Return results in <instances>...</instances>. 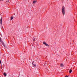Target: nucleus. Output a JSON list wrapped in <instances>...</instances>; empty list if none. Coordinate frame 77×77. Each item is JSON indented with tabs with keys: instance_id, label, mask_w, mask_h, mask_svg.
<instances>
[{
	"instance_id": "nucleus-1",
	"label": "nucleus",
	"mask_w": 77,
	"mask_h": 77,
	"mask_svg": "<svg viewBox=\"0 0 77 77\" xmlns=\"http://www.w3.org/2000/svg\"><path fill=\"white\" fill-rule=\"evenodd\" d=\"M62 13H63V15H65V8H64V6H63L62 8Z\"/></svg>"
},
{
	"instance_id": "nucleus-2",
	"label": "nucleus",
	"mask_w": 77,
	"mask_h": 77,
	"mask_svg": "<svg viewBox=\"0 0 77 77\" xmlns=\"http://www.w3.org/2000/svg\"><path fill=\"white\" fill-rule=\"evenodd\" d=\"M43 44H44L46 46H48V47H49V45L48 44H47L45 42H43Z\"/></svg>"
},
{
	"instance_id": "nucleus-3",
	"label": "nucleus",
	"mask_w": 77,
	"mask_h": 77,
	"mask_svg": "<svg viewBox=\"0 0 77 77\" xmlns=\"http://www.w3.org/2000/svg\"><path fill=\"white\" fill-rule=\"evenodd\" d=\"M32 64L34 66H36V64H35V61H33L32 63Z\"/></svg>"
},
{
	"instance_id": "nucleus-4",
	"label": "nucleus",
	"mask_w": 77,
	"mask_h": 77,
	"mask_svg": "<svg viewBox=\"0 0 77 77\" xmlns=\"http://www.w3.org/2000/svg\"><path fill=\"white\" fill-rule=\"evenodd\" d=\"M0 24H2V17H1V20H0Z\"/></svg>"
},
{
	"instance_id": "nucleus-5",
	"label": "nucleus",
	"mask_w": 77,
	"mask_h": 77,
	"mask_svg": "<svg viewBox=\"0 0 77 77\" xmlns=\"http://www.w3.org/2000/svg\"><path fill=\"white\" fill-rule=\"evenodd\" d=\"M71 72H72V70L71 69H70L69 71V72L70 73H71Z\"/></svg>"
},
{
	"instance_id": "nucleus-6",
	"label": "nucleus",
	"mask_w": 77,
	"mask_h": 77,
	"mask_svg": "<svg viewBox=\"0 0 77 77\" xmlns=\"http://www.w3.org/2000/svg\"><path fill=\"white\" fill-rule=\"evenodd\" d=\"M60 66H64L63 65V64L61 63L60 64Z\"/></svg>"
},
{
	"instance_id": "nucleus-7",
	"label": "nucleus",
	"mask_w": 77,
	"mask_h": 77,
	"mask_svg": "<svg viewBox=\"0 0 77 77\" xmlns=\"http://www.w3.org/2000/svg\"><path fill=\"white\" fill-rule=\"evenodd\" d=\"M36 2H37V1H34L33 2V3H36Z\"/></svg>"
},
{
	"instance_id": "nucleus-8",
	"label": "nucleus",
	"mask_w": 77,
	"mask_h": 77,
	"mask_svg": "<svg viewBox=\"0 0 77 77\" xmlns=\"http://www.w3.org/2000/svg\"><path fill=\"white\" fill-rule=\"evenodd\" d=\"M4 75L5 76H6V75H7V74H6V73H5V72H4Z\"/></svg>"
},
{
	"instance_id": "nucleus-9",
	"label": "nucleus",
	"mask_w": 77,
	"mask_h": 77,
	"mask_svg": "<svg viewBox=\"0 0 77 77\" xmlns=\"http://www.w3.org/2000/svg\"><path fill=\"white\" fill-rule=\"evenodd\" d=\"M14 18V17H11V20H12Z\"/></svg>"
},
{
	"instance_id": "nucleus-10",
	"label": "nucleus",
	"mask_w": 77,
	"mask_h": 77,
	"mask_svg": "<svg viewBox=\"0 0 77 77\" xmlns=\"http://www.w3.org/2000/svg\"><path fill=\"white\" fill-rule=\"evenodd\" d=\"M35 38H33V41H35Z\"/></svg>"
},
{
	"instance_id": "nucleus-11",
	"label": "nucleus",
	"mask_w": 77,
	"mask_h": 77,
	"mask_svg": "<svg viewBox=\"0 0 77 77\" xmlns=\"http://www.w3.org/2000/svg\"><path fill=\"white\" fill-rule=\"evenodd\" d=\"M0 63L1 64L2 63V62L1 61V60H0Z\"/></svg>"
},
{
	"instance_id": "nucleus-12",
	"label": "nucleus",
	"mask_w": 77,
	"mask_h": 77,
	"mask_svg": "<svg viewBox=\"0 0 77 77\" xmlns=\"http://www.w3.org/2000/svg\"><path fill=\"white\" fill-rule=\"evenodd\" d=\"M68 76H67V75H66V76H65V77H68Z\"/></svg>"
},
{
	"instance_id": "nucleus-13",
	"label": "nucleus",
	"mask_w": 77,
	"mask_h": 77,
	"mask_svg": "<svg viewBox=\"0 0 77 77\" xmlns=\"http://www.w3.org/2000/svg\"><path fill=\"white\" fill-rule=\"evenodd\" d=\"M3 29V27H2Z\"/></svg>"
}]
</instances>
